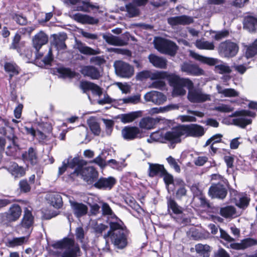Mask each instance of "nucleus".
Wrapping results in <instances>:
<instances>
[{"label": "nucleus", "mask_w": 257, "mask_h": 257, "mask_svg": "<svg viewBox=\"0 0 257 257\" xmlns=\"http://www.w3.org/2000/svg\"><path fill=\"white\" fill-rule=\"evenodd\" d=\"M34 224V216L32 212L27 208L24 210V216L21 223V227L25 228L26 233L30 235Z\"/></svg>", "instance_id": "nucleus-16"}, {"label": "nucleus", "mask_w": 257, "mask_h": 257, "mask_svg": "<svg viewBox=\"0 0 257 257\" xmlns=\"http://www.w3.org/2000/svg\"><path fill=\"white\" fill-rule=\"evenodd\" d=\"M53 39L51 41L52 46L54 47L58 51L64 50L66 48L65 41L67 39V35L65 33L54 34L52 36Z\"/></svg>", "instance_id": "nucleus-18"}, {"label": "nucleus", "mask_w": 257, "mask_h": 257, "mask_svg": "<svg viewBox=\"0 0 257 257\" xmlns=\"http://www.w3.org/2000/svg\"><path fill=\"white\" fill-rule=\"evenodd\" d=\"M8 170L15 178L21 177L25 174L24 169L15 163H11Z\"/></svg>", "instance_id": "nucleus-35"}, {"label": "nucleus", "mask_w": 257, "mask_h": 257, "mask_svg": "<svg viewBox=\"0 0 257 257\" xmlns=\"http://www.w3.org/2000/svg\"><path fill=\"white\" fill-rule=\"evenodd\" d=\"M70 204L73 213L77 218H79L87 213L88 208L86 205L76 202H70Z\"/></svg>", "instance_id": "nucleus-26"}, {"label": "nucleus", "mask_w": 257, "mask_h": 257, "mask_svg": "<svg viewBox=\"0 0 257 257\" xmlns=\"http://www.w3.org/2000/svg\"><path fill=\"white\" fill-rule=\"evenodd\" d=\"M54 248L64 250L61 257H76L80 249L78 245L75 244L73 239L65 238L53 244Z\"/></svg>", "instance_id": "nucleus-5"}, {"label": "nucleus", "mask_w": 257, "mask_h": 257, "mask_svg": "<svg viewBox=\"0 0 257 257\" xmlns=\"http://www.w3.org/2000/svg\"><path fill=\"white\" fill-rule=\"evenodd\" d=\"M88 124L92 131V132L95 135H99L100 133V128L99 124L94 119H89L88 120Z\"/></svg>", "instance_id": "nucleus-55"}, {"label": "nucleus", "mask_w": 257, "mask_h": 257, "mask_svg": "<svg viewBox=\"0 0 257 257\" xmlns=\"http://www.w3.org/2000/svg\"><path fill=\"white\" fill-rule=\"evenodd\" d=\"M222 137V135L220 134H217L213 135L210 139L207 140L204 147L209 146L211 144L214 145L216 143L220 142Z\"/></svg>", "instance_id": "nucleus-56"}, {"label": "nucleus", "mask_w": 257, "mask_h": 257, "mask_svg": "<svg viewBox=\"0 0 257 257\" xmlns=\"http://www.w3.org/2000/svg\"><path fill=\"white\" fill-rule=\"evenodd\" d=\"M181 70L189 75L198 76L205 74L204 71L197 64L191 62H184L181 65Z\"/></svg>", "instance_id": "nucleus-11"}, {"label": "nucleus", "mask_w": 257, "mask_h": 257, "mask_svg": "<svg viewBox=\"0 0 257 257\" xmlns=\"http://www.w3.org/2000/svg\"><path fill=\"white\" fill-rule=\"evenodd\" d=\"M167 161L170 166L173 168L177 172H180V168L176 160L172 156H169L167 158Z\"/></svg>", "instance_id": "nucleus-63"}, {"label": "nucleus", "mask_w": 257, "mask_h": 257, "mask_svg": "<svg viewBox=\"0 0 257 257\" xmlns=\"http://www.w3.org/2000/svg\"><path fill=\"white\" fill-rule=\"evenodd\" d=\"M245 54L247 58H251L257 54V39L247 48Z\"/></svg>", "instance_id": "nucleus-54"}, {"label": "nucleus", "mask_w": 257, "mask_h": 257, "mask_svg": "<svg viewBox=\"0 0 257 257\" xmlns=\"http://www.w3.org/2000/svg\"><path fill=\"white\" fill-rule=\"evenodd\" d=\"M148 59L150 62L156 68L165 69L167 67V60L163 57L151 54L149 56Z\"/></svg>", "instance_id": "nucleus-29"}, {"label": "nucleus", "mask_w": 257, "mask_h": 257, "mask_svg": "<svg viewBox=\"0 0 257 257\" xmlns=\"http://www.w3.org/2000/svg\"><path fill=\"white\" fill-rule=\"evenodd\" d=\"M69 2L75 5L74 9L78 11L88 12L89 0H69Z\"/></svg>", "instance_id": "nucleus-38"}, {"label": "nucleus", "mask_w": 257, "mask_h": 257, "mask_svg": "<svg viewBox=\"0 0 257 257\" xmlns=\"http://www.w3.org/2000/svg\"><path fill=\"white\" fill-rule=\"evenodd\" d=\"M148 165L149 166V175L151 177L155 176H162L166 172L163 165L151 163H148Z\"/></svg>", "instance_id": "nucleus-27"}, {"label": "nucleus", "mask_w": 257, "mask_h": 257, "mask_svg": "<svg viewBox=\"0 0 257 257\" xmlns=\"http://www.w3.org/2000/svg\"><path fill=\"white\" fill-rule=\"evenodd\" d=\"M154 43L156 49L160 52L170 56H174L178 49V47L175 43L162 38L155 39Z\"/></svg>", "instance_id": "nucleus-6"}, {"label": "nucleus", "mask_w": 257, "mask_h": 257, "mask_svg": "<svg viewBox=\"0 0 257 257\" xmlns=\"http://www.w3.org/2000/svg\"><path fill=\"white\" fill-rule=\"evenodd\" d=\"M255 115V113L254 112L249 110L236 111L231 115L232 117H235V118L232 119V123L235 125L244 128L252 122L251 119L249 117H254Z\"/></svg>", "instance_id": "nucleus-7"}, {"label": "nucleus", "mask_w": 257, "mask_h": 257, "mask_svg": "<svg viewBox=\"0 0 257 257\" xmlns=\"http://www.w3.org/2000/svg\"><path fill=\"white\" fill-rule=\"evenodd\" d=\"M205 133L203 126L197 124L182 125L172 129L165 135V139L173 143L180 141L181 136H190L195 138L202 137Z\"/></svg>", "instance_id": "nucleus-2"}, {"label": "nucleus", "mask_w": 257, "mask_h": 257, "mask_svg": "<svg viewBox=\"0 0 257 257\" xmlns=\"http://www.w3.org/2000/svg\"><path fill=\"white\" fill-rule=\"evenodd\" d=\"M110 228L103 235L107 242V238L110 239L114 246L119 249L124 248L127 244V231L121 220L109 222Z\"/></svg>", "instance_id": "nucleus-1"}, {"label": "nucleus", "mask_w": 257, "mask_h": 257, "mask_svg": "<svg viewBox=\"0 0 257 257\" xmlns=\"http://www.w3.org/2000/svg\"><path fill=\"white\" fill-rule=\"evenodd\" d=\"M166 78H160L155 79L151 85V87L153 88H157L159 89H163L165 86V82L164 79Z\"/></svg>", "instance_id": "nucleus-59"}, {"label": "nucleus", "mask_w": 257, "mask_h": 257, "mask_svg": "<svg viewBox=\"0 0 257 257\" xmlns=\"http://www.w3.org/2000/svg\"><path fill=\"white\" fill-rule=\"evenodd\" d=\"M103 39L109 44L114 46H124L126 43L118 37L108 34L103 35Z\"/></svg>", "instance_id": "nucleus-34"}, {"label": "nucleus", "mask_w": 257, "mask_h": 257, "mask_svg": "<svg viewBox=\"0 0 257 257\" xmlns=\"http://www.w3.org/2000/svg\"><path fill=\"white\" fill-rule=\"evenodd\" d=\"M80 88L84 92L91 90L93 94L100 96L102 94L101 89L97 85L89 82H82L80 84Z\"/></svg>", "instance_id": "nucleus-30"}, {"label": "nucleus", "mask_w": 257, "mask_h": 257, "mask_svg": "<svg viewBox=\"0 0 257 257\" xmlns=\"http://www.w3.org/2000/svg\"><path fill=\"white\" fill-rule=\"evenodd\" d=\"M101 210L102 212V215H108L109 218L110 220L109 221V222L111 221H117L118 220H120L117 216L113 213L111 208L109 206V205L106 203H103L102 205Z\"/></svg>", "instance_id": "nucleus-43"}, {"label": "nucleus", "mask_w": 257, "mask_h": 257, "mask_svg": "<svg viewBox=\"0 0 257 257\" xmlns=\"http://www.w3.org/2000/svg\"><path fill=\"white\" fill-rule=\"evenodd\" d=\"M167 76V72L163 71H156L152 72L149 70H145L138 73L136 75V79L138 80L143 81L147 78H150L151 80L156 79L165 78Z\"/></svg>", "instance_id": "nucleus-12"}, {"label": "nucleus", "mask_w": 257, "mask_h": 257, "mask_svg": "<svg viewBox=\"0 0 257 257\" xmlns=\"http://www.w3.org/2000/svg\"><path fill=\"white\" fill-rule=\"evenodd\" d=\"M115 183L116 180L113 177H102L95 182L94 186L98 189H110Z\"/></svg>", "instance_id": "nucleus-21"}, {"label": "nucleus", "mask_w": 257, "mask_h": 257, "mask_svg": "<svg viewBox=\"0 0 257 257\" xmlns=\"http://www.w3.org/2000/svg\"><path fill=\"white\" fill-rule=\"evenodd\" d=\"M165 78H167L170 85L173 87V94L174 96L184 95L186 93L185 87L189 90L191 87L193 86V83L190 79L181 78L174 74L167 72Z\"/></svg>", "instance_id": "nucleus-3"}, {"label": "nucleus", "mask_w": 257, "mask_h": 257, "mask_svg": "<svg viewBox=\"0 0 257 257\" xmlns=\"http://www.w3.org/2000/svg\"><path fill=\"white\" fill-rule=\"evenodd\" d=\"M47 200L51 205L56 208H60L62 207L63 202L61 196L58 193H51L47 195Z\"/></svg>", "instance_id": "nucleus-33"}, {"label": "nucleus", "mask_w": 257, "mask_h": 257, "mask_svg": "<svg viewBox=\"0 0 257 257\" xmlns=\"http://www.w3.org/2000/svg\"><path fill=\"white\" fill-rule=\"evenodd\" d=\"M187 98L191 103H201L211 100V95L204 92L202 89L191 87L188 91Z\"/></svg>", "instance_id": "nucleus-8"}, {"label": "nucleus", "mask_w": 257, "mask_h": 257, "mask_svg": "<svg viewBox=\"0 0 257 257\" xmlns=\"http://www.w3.org/2000/svg\"><path fill=\"white\" fill-rule=\"evenodd\" d=\"M144 99L147 102H151L155 104L160 105L167 100V97L162 92L151 91L145 94Z\"/></svg>", "instance_id": "nucleus-15"}, {"label": "nucleus", "mask_w": 257, "mask_h": 257, "mask_svg": "<svg viewBox=\"0 0 257 257\" xmlns=\"http://www.w3.org/2000/svg\"><path fill=\"white\" fill-rule=\"evenodd\" d=\"M103 121L105 126L106 133L107 135L109 136L113 130L114 122L112 120L105 119H103Z\"/></svg>", "instance_id": "nucleus-62"}, {"label": "nucleus", "mask_w": 257, "mask_h": 257, "mask_svg": "<svg viewBox=\"0 0 257 257\" xmlns=\"http://www.w3.org/2000/svg\"><path fill=\"white\" fill-rule=\"evenodd\" d=\"M167 22L170 25L174 27L178 25H189L193 22V18L188 16L182 15L170 17L168 18Z\"/></svg>", "instance_id": "nucleus-17"}, {"label": "nucleus", "mask_w": 257, "mask_h": 257, "mask_svg": "<svg viewBox=\"0 0 257 257\" xmlns=\"http://www.w3.org/2000/svg\"><path fill=\"white\" fill-rule=\"evenodd\" d=\"M208 193L212 198L222 199L227 194L226 186L220 183L213 185L209 188Z\"/></svg>", "instance_id": "nucleus-14"}, {"label": "nucleus", "mask_w": 257, "mask_h": 257, "mask_svg": "<svg viewBox=\"0 0 257 257\" xmlns=\"http://www.w3.org/2000/svg\"><path fill=\"white\" fill-rule=\"evenodd\" d=\"M250 201L249 198L247 195H242L239 197L238 200H236V205L241 208H246Z\"/></svg>", "instance_id": "nucleus-52"}, {"label": "nucleus", "mask_w": 257, "mask_h": 257, "mask_svg": "<svg viewBox=\"0 0 257 257\" xmlns=\"http://www.w3.org/2000/svg\"><path fill=\"white\" fill-rule=\"evenodd\" d=\"M126 9L131 17H136L139 14V9L133 2L127 5L126 6Z\"/></svg>", "instance_id": "nucleus-53"}, {"label": "nucleus", "mask_w": 257, "mask_h": 257, "mask_svg": "<svg viewBox=\"0 0 257 257\" xmlns=\"http://www.w3.org/2000/svg\"><path fill=\"white\" fill-rule=\"evenodd\" d=\"M75 48L78 49L79 51L85 55H96L99 53L98 50H95L86 46L81 42L76 41Z\"/></svg>", "instance_id": "nucleus-31"}, {"label": "nucleus", "mask_w": 257, "mask_h": 257, "mask_svg": "<svg viewBox=\"0 0 257 257\" xmlns=\"http://www.w3.org/2000/svg\"><path fill=\"white\" fill-rule=\"evenodd\" d=\"M176 185H178L180 188L176 192V197L181 199L182 197L185 196L186 194L187 190L184 187L185 183L181 179H177L175 180Z\"/></svg>", "instance_id": "nucleus-50"}, {"label": "nucleus", "mask_w": 257, "mask_h": 257, "mask_svg": "<svg viewBox=\"0 0 257 257\" xmlns=\"http://www.w3.org/2000/svg\"><path fill=\"white\" fill-rule=\"evenodd\" d=\"M189 53L191 57L202 63L210 66L215 65V71L218 73H229L231 71L230 68L226 64L223 63L219 64L220 61L217 59L205 57L193 51H190Z\"/></svg>", "instance_id": "nucleus-4"}, {"label": "nucleus", "mask_w": 257, "mask_h": 257, "mask_svg": "<svg viewBox=\"0 0 257 257\" xmlns=\"http://www.w3.org/2000/svg\"><path fill=\"white\" fill-rule=\"evenodd\" d=\"M29 235H30L28 234V235L26 236L15 237L9 241V244L11 247L21 245L28 241Z\"/></svg>", "instance_id": "nucleus-49"}, {"label": "nucleus", "mask_w": 257, "mask_h": 257, "mask_svg": "<svg viewBox=\"0 0 257 257\" xmlns=\"http://www.w3.org/2000/svg\"><path fill=\"white\" fill-rule=\"evenodd\" d=\"M90 163H95L102 169L104 168L107 166V163L106 161L102 158L101 155H99L93 160L91 161Z\"/></svg>", "instance_id": "nucleus-61"}, {"label": "nucleus", "mask_w": 257, "mask_h": 257, "mask_svg": "<svg viewBox=\"0 0 257 257\" xmlns=\"http://www.w3.org/2000/svg\"><path fill=\"white\" fill-rule=\"evenodd\" d=\"M81 73L93 79H98L100 76L98 70L94 67L90 66H84L81 70Z\"/></svg>", "instance_id": "nucleus-32"}, {"label": "nucleus", "mask_w": 257, "mask_h": 257, "mask_svg": "<svg viewBox=\"0 0 257 257\" xmlns=\"http://www.w3.org/2000/svg\"><path fill=\"white\" fill-rule=\"evenodd\" d=\"M13 19L17 24L20 25H25L28 22L27 18L21 15L15 14L13 16Z\"/></svg>", "instance_id": "nucleus-64"}, {"label": "nucleus", "mask_w": 257, "mask_h": 257, "mask_svg": "<svg viewBox=\"0 0 257 257\" xmlns=\"http://www.w3.org/2000/svg\"><path fill=\"white\" fill-rule=\"evenodd\" d=\"M107 226L102 223H95L93 226L92 229L96 235H100L107 229Z\"/></svg>", "instance_id": "nucleus-57"}, {"label": "nucleus", "mask_w": 257, "mask_h": 257, "mask_svg": "<svg viewBox=\"0 0 257 257\" xmlns=\"http://www.w3.org/2000/svg\"><path fill=\"white\" fill-rule=\"evenodd\" d=\"M195 46L200 50H213L215 48L213 42L206 41L205 39L197 40L195 42Z\"/></svg>", "instance_id": "nucleus-40"}, {"label": "nucleus", "mask_w": 257, "mask_h": 257, "mask_svg": "<svg viewBox=\"0 0 257 257\" xmlns=\"http://www.w3.org/2000/svg\"><path fill=\"white\" fill-rule=\"evenodd\" d=\"M57 72L59 74V76L63 78H73L75 75V72L70 69L63 67L57 69Z\"/></svg>", "instance_id": "nucleus-51"}, {"label": "nucleus", "mask_w": 257, "mask_h": 257, "mask_svg": "<svg viewBox=\"0 0 257 257\" xmlns=\"http://www.w3.org/2000/svg\"><path fill=\"white\" fill-rule=\"evenodd\" d=\"M10 134L7 136V138L12 142V146H8L7 148L6 153L8 156L15 157L17 155V152L18 149V145L16 140L17 138L15 136L14 130L11 128L10 131Z\"/></svg>", "instance_id": "nucleus-20"}, {"label": "nucleus", "mask_w": 257, "mask_h": 257, "mask_svg": "<svg viewBox=\"0 0 257 257\" xmlns=\"http://www.w3.org/2000/svg\"><path fill=\"white\" fill-rule=\"evenodd\" d=\"M66 162L67 163L68 167L70 168H74L76 167L72 175H76L77 176L79 175V171L82 168L80 167L81 164V160L79 157H75L70 161H69V160L68 159L66 160Z\"/></svg>", "instance_id": "nucleus-42"}, {"label": "nucleus", "mask_w": 257, "mask_h": 257, "mask_svg": "<svg viewBox=\"0 0 257 257\" xmlns=\"http://www.w3.org/2000/svg\"><path fill=\"white\" fill-rule=\"evenodd\" d=\"M116 73L117 75L123 78H130L134 73L133 66L122 61H116L114 63Z\"/></svg>", "instance_id": "nucleus-10"}, {"label": "nucleus", "mask_w": 257, "mask_h": 257, "mask_svg": "<svg viewBox=\"0 0 257 257\" xmlns=\"http://www.w3.org/2000/svg\"><path fill=\"white\" fill-rule=\"evenodd\" d=\"M48 41V36L43 32H40L33 38V45L36 51L38 52L42 46L46 44Z\"/></svg>", "instance_id": "nucleus-22"}, {"label": "nucleus", "mask_w": 257, "mask_h": 257, "mask_svg": "<svg viewBox=\"0 0 257 257\" xmlns=\"http://www.w3.org/2000/svg\"><path fill=\"white\" fill-rule=\"evenodd\" d=\"M140 134L139 128L135 126H125L121 131L122 136L126 140H133Z\"/></svg>", "instance_id": "nucleus-24"}, {"label": "nucleus", "mask_w": 257, "mask_h": 257, "mask_svg": "<svg viewBox=\"0 0 257 257\" xmlns=\"http://www.w3.org/2000/svg\"><path fill=\"white\" fill-rule=\"evenodd\" d=\"M220 214L226 218H232L237 216L235 208L232 206L222 207L220 209Z\"/></svg>", "instance_id": "nucleus-39"}, {"label": "nucleus", "mask_w": 257, "mask_h": 257, "mask_svg": "<svg viewBox=\"0 0 257 257\" xmlns=\"http://www.w3.org/2000/svg\"><path fill=\"white\" fill-rule=\"evenodd\" d=\"M195 250L202 257H208L210 246L206 244H197L195 245Z\"/></svg>", "instance_id": "nucleus-48"}, {"label": "nucleus", "mask_w": 257, "mask_h": 257, "mask_svg": "<svg viewBox=\"0 0 257 257\" xmlns=\"http://www.w3.org/2000/svg\"><path fill=\"white\" fill-rule=\"evenodd\" d=\"M79 172V174L88 184H92L95 182L98 175L96 169L93 167L90 166L82 168Z\"/></svg>", "instance_id": "nucleus-13"}, {"label": "nucleus", "mask_w": 257, "mask_h": 257, "mask_svg": "<svg viewBox=\"0 0 257 257\" xmlns=\"http://www.w3.org/2000/svg\"><path fill=\"white\" fill-rule=\"evenodd\" d=\"M70 17L77 22L83 24H96L98 22V20L87 15L80 13L72 14Z\"/></svg>", "instance_id": "nucleus-19"}, {"label": "nucleus", "mask_w": 257, "mask_h": 257, "mask_svg": "<svg viewBox=\"0 0 257 257\" xmlns=\"http://www.w3.org/2000/svg\"><path fill=\"white\" fill-rule=\"evenodd\" d=\"M237 45L230 41L221 43L218 47V52L220 56L224 57H232L238 52Z\"/></svg>", "instance_id": "nucleus-9"}, {"label": "nucleus", "mask_w": 257, "mask_h": 257, "mask_svg": "<svg viewBox=\"0 0 257 257\" xmlns=\"http://www.w3.org/2000/svg\"><path fill=\"white\" fill-rule=\"evenodd\" d=\"M22 157L25 161H29L32 165L36 164L37 162L36 150L32 147L23 154Z\"/></svg>", "instance_id": "nucleus-37"}, {"label": "nucleus", "mask_w": 257, "mask_h": 257, "mask_svg": "<svg viewBox=\"0 0 257 257\" xmlns=\"http://www.w3.org/2000/svg\"><path fill=\"white\" fill-rule=\"evenodd\" d=\"M167 205L169 210H171L173 213L179 215L182 214L183 208L179 206L174 200L171 198L168 199Z\"/></svg>", "instance_id": "nucleus-44"}, {"label": "nucleus", "mask_w": 257, "mask_h": 257, "mask_svg": "<svg viewBox=\"0 0 257 257\" xmlns=\"http://www.w3.org/2000/svg\"><path fill=\"white\" fill-rule=\"evenodd\" d=\"M5 70L10 73V80L13 76L18 75L19 73L18 66L15 63L7 62L5 65Z\"/></svg>", "instance_id": "nucleus-46"}, {"label": "nucleus", "mask_w": 257, "mask_h": 257, "mask_svg": "<svg viewBox=\"0 0 257 257\" xmlns=\"http://www.w3.org/2000/svg\"><path fill=\"white\" fill-rule=\"evenodd\" d=\"M243 29L249 32H254L257 30V18L252 16H247L244 18Z\"/></svg>", "instance_id": "nucleus-25"}, {"label": "nucleus", "mask_w": 257, "mask_h": 257, "mask_svg": "<svg viewBox=\"0 0 257 257\" xmlns=\"http://www.w3.org/2000/svg\"><path fill=\"white\" fill-rule=\"evenodd\" d=\"M179 106L176 104H170L163 107H153L151 109L150 112L152 114L165 113L173 110L178 109Z\"/></svg>", "instance_id": "nucleus-36"}, {"label": "nucleus", "mask_w": 257, "mask_h": 257, "mask_svg": "<svg viewBox=\"0 0 257 257\" xmlns=\"http://www.w3.org/2000/svg\"><path fill=\"white\" fill-rule=\"evenodd\" d=\"M140 95H135L119 99L117 102L120 104H137L140 102Z\"/></svg>", "instance_id": "nucleus-47"}, {"label": "nucleus", "mask_w": 257, "mask_h": 257, "mask_svg": "<svg viewBox=\"0 0 257 257\" xmlns=\"http://www.w3.org/2000/svg\"><path fill=\"white\" fill-rule=\"evenodd\" d=\"M241 241L243 249L247 247L257 245V240L251 238H246L242 240Z\"/></svg>", "instance_id": "nucleus-58"}, {"label": "nucleus", "mask_w": 257, "mask_h": 257, "mask_svg": "<svg viewBox=\"0 0 257 257\" xmlns=\"http://www.w3.org/2000/svg\"><path fill=\"white\" fill-rule=\"evenodd\" d=\"M214 109L221 112H229L232 111L234 108L229 105L221 104L216 106Z\"/></svg>", "instance_id": "nucleus-60"}, {"label": "nucleus", "mask_w": 257, "mask_h": 257, "mask_svg": "<svg viewBox=\"0 0 257 257\" xmlns=\"http://www.w3.org/2000/svg\"><path fill=\"white\" fill-rule=\"evenodd\" d=\"M139 111H133L128 113L122 114L120 117V120L124 123H130L133 121L140 115Z\"/></svg>", "instance_id": "nucleus-45"}, {"label": "nucleus", "mask_w": 257, "mask_h": 257, "mask_svg": "<svg viewBox=\"0 0 257 257\" xmlns=\"http://www.w3.org/2000/svg\"><path fill=\"white\" fill-rule=\"evenodd\" d=\"M217 92L220 94L221 97H235L239 96V92L233 88H225L220 85H216Z\"/></svg>", "instance_id": "nucleus-28"}, {"label": "nucleus", "mask_w": 257, "mask_h": 257, "mask_svg": "<svg viewBox=\"0 0 257 257\" xmlns=\"http://www.w3.org/2000/svg\"><path fill=\"white\" fill-rule=\"evenodd\" d=\"M22 210L18 204H13L6 213L7 219L10 221H15L20 217Z\"/></svg>", "instance_id": "nucleus-23"}, {"label": "nucleus", "mask_w": 257, "mask_h": 257, "mask_svg": "<svg viewBox=\"0 0 257 257\" xmlns=\"http://www.w3.org/2000/svg\"><path fill=\"white\" fill-rule=\"evenodd\" d=\"M158 122V119L150 117H145L140 121V126L142 128L150 130L153 128Z\"/></svg>", "instance_id": "nucleus-41"}]
</instances>
